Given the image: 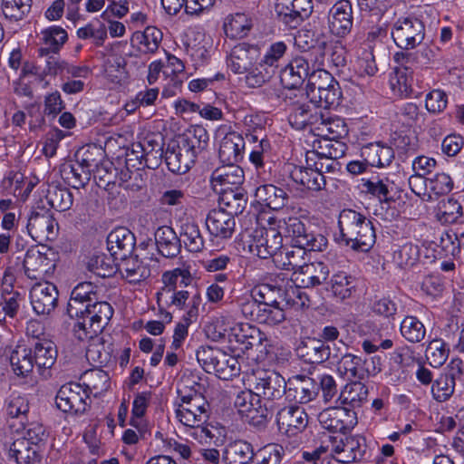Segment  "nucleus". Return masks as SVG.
<instances>
[{
  "mask_svg": "<svg viewBox=\"0 0 464 464\" xmlns=\"http://www.w3.org/2000/svg\"><path fill=\"white\" fill-rule=\"evenodd\" d=\"M340 235L336 241L354 251H369L376 240L375 228L370 218L351 208L343 209L339 214Z\"/></svg>",
  "mask_w": 464,
  "mask_h": 464,
  "instance_id": "obj_1",
  "label": "nucleus"
},
{
  "mask_svg": "<svg viewBox=\"0 0 464 464\" xmlns=\"http://www.w3.org/2000/svg\"><path fill=\"white\" fill-rule=\"evenodd\" d=\"M287 237L293 245L302 246L309 251H324L327 247L328 240L320 232H317L309 222H304L298 218H289L285 222Z\"/></svg>",
  "mask_w": 464,
  "mask_h": 464,
  "instance_id": "obj_2",
  "label": "nucleus"
},
{
  "mask_svg": "<svg viewBox=\"0 0 464 464\" xmlns=\"http://www.w3.org/2000/svg\"><path fill=\"white\" fill-rule=\"evenodd\" d=\"M391 34L399 48L414 49L424 40L425 25L417 17H401L392 24Z\"/></svg>",
  "mask_w": 464,
  "mask_h": 464,
  "instance_id": "obj_3",
  "label": "nucleus"
},
{
  "mask_svg": "<svg viewBox=\"0 0 464 464\" xmlns=\"http://www.w3.org/2000/svg\"><path fill=\"white\" fill-rule=\"evenodd\" d=\"M181 401L176 410V416L183 425L199 428L208 421L209 404L200 393L181 396Z\"/></svg>",
  "mask_w": 464,
  "mask_h": 464,
  "instance_id": "obj_4",
  "label": "nucleus"
},
{
  "mask_svg": "<svg viewBox=\"0 0 464 464\" xmlns=\"http://www.w3.org/2000/svg\"><path fill=\"white\" fill-rule=\"evenodd\" d=\"M91 402L87 390L76 382L63 384L55 396L56 407L64 413H84Z\"/></svg>",
  "mask_w": 464,
  "mask_h": 464,
  "instance_id": "obj_5",
  "label": "nucleus"
},
{
  "mask_svg": "<svg viewBox=\"0 0 464 464\" xmlns=\"http://www.w3.org/2000/svg\"><path fill=\"white\" fill-rule=\"evenodd\" d=\"M99 298L90 303L87 317L76 322L74 325L75 330L82 331L84 338H92L102 333L113 314L112 306L108 302L100 301ZM79 338L83 339V336L80 334Z\"/></svg>",
  "mask_w": 464,
  "mask_h": 464,
  "instance_id": "obj_6",
  "label": "nucleus"
},
{
  "mask_svg": "<svg viewBox=\"0 0 464 464\" xmlns=\"http://www.w3.org/2000/svg\"><path fill=\"white\" fill-rule=\"evenodd\" d=\"M265 342H267L266 334L250 324H237L228 336V347L232 353L238 352L237 356L252 348L261 349Z\"/></svg>",
  "mask_w": 464,
  "mask_h": 464,
  "instance_id": "obj_7",
  "label": "nucleus"
},
{
  "mask_svg": "<svg viewBox=\"0 0 464 464\" xmlns=\"http://www.w3.org/2000/svg\"><path fill=\"white\" fill-rule=\"evenodd\" d=\"M312 0H276L275 12L280 23L295 29L313 13Z\"/></svg>",
  "mask_w": 464,
  "mask_h": 464,
  "instance_id": "obj_8",
  "label": "nucleus"
},
{
  "mask_svg": "<svg viewBox=\"0 0 464 464\" xmlns=\"http://www.w3.org/2000/svg\"><path fill=\"white\" fill-rule=\"evenodd\" d=\"M234 406L241 416L253 425L263 424L271 414L266 405L262 403L261 397L256 390L239 392L235 398Z\"/></svg>",
  "mask_w": 464,
  "mask_h": 464,
  "instance_id": "obj_9",
  "label": "nucleus"
},
{
  "mask_svg": "<svg viewBox=\"0 0 464 464\" xmlns=\"http://www.w3.org/2000/svg\"><path fill=\"white\" fill-rule=\"evenodd\" d=\"M322 426L332 432L345 433L357 424V413L346 407H330L318 416Z\"/></svg>",
  "mask_w": 464,
  "mask_h": 464,
  "instance_id": "obj_10",
  "label": "nucleus"
},
{
  "mask_svg": "<svg viewBox=\"0 0 464 464\" xmlns=\"http://www.w3.org/2000/svg\"><path fill=\"white\" fill-rule=\"evenodd\" d=\"M197 156L187 147L179 138L168 143L164 152L168 169L177 174L188 172L196 161Z\"/></svg>",
  "mask_w": 464,
  "mask_h": 464,
  "instance_id": "obj_11",
  "label": "nucleus"
},
{
  "mask_svg": "<svg viewBox=\"0 0 464 464\" xmlns=\"http://www.w3.org/2000/svg\"><path fill=\"white\" fill-rule=\"evenodd\" d=\"M366 440L361 436H350L334 444L333 458L343 464L362 461L367 452Z\"/></svg>",
  "mask_w": 464,
  "mask_h": 464,
  "instance_id": "obj_12",
  "label": "nucleus"
},
{
  "mask_svg": "<svg viewBox=\"0 0 464 464\" xmlns=\"http://www.w3.org/2000/svg\"><path fill=\"white\" fill-rule=\"evenodd\" d=\"M254 389L265 400L275 401L286 396L287 382L275 371H262L256 375Z\"/></svg>",
  "mask_w": 464,
  "mask_h": 464,
  "instance_id": "obj_13",
  "label": "nucleus"
},
{
  "mask_svg": "<svg viewBox=\"0 0 464 464\" xmlns=\"http://www.w3.org/2000/svg\"><path fill=\"white\" fill-rule=\"evenodd\" d=\"M276 423L281 433L295 436L307 426L308 415L303 407L288 405L277 411Z\"/></svg>",
  "mask_w": 464,
  "mask_h": 464,
  "instance_id": "obj_14",
  "label": "nucleus"
},
{
  "mask_svg": "<svg viewBox=\"0 0 464 464\" xmlns=\"http://www.w3.org/2000/svg\"><path fill=\"white\" fill-rule=\"evenodd\" d=\"M283 247V237L275 227L256 231L253 243L249 246L250 251L262 259L270 256L277 258Z\"/></svg>",
  "mask_w": 464,
  "mask_h": 464,
  "instance_id": "obj_15",
  "label": "nucleus"
},
{
  "mask_svg": "<svg viewBox=\"0 0 464 464\" xmlns=\"http://www.w3.org/2000/svg\"><path fill=\"white\" fill-rule=\"evenodd\" d=\"M287 106L288 121L296 130L315 126L322 120V111L312 102L295 101Z\"/></svg>",
  "mask_w": 464,
  "mask_h": 464,
  "instance_id": "obj_16",
  "label": "nucleus"
},
{
  "mask_svg": "<svg viewBox=\"0 0 464 464\" xmlns=\"http://www.w3.org/2000/svg\"><path fill=\"white\" fill-rule=\"evenodd\" d=\"M135 246L136 237L125 227L114 228L107 237V247L114 260L131 257Z\"/></svg>",
  "mask_w": 464,
  "mask_h": 464,
  "instance_id": "obj_17",
  "label": "nucleus"
},
{
  "mask_svg": "<svg viewBox=\"0 0 464 464\" xmlns=\"http://www.w3.org/2000/svg\"><path fill=\"white\" fill-rule=\"evenodd\" d=\"M328 25L330 32L338 37H344L351 32L353 7L349 0H339L332 6L328 14Z\"/></svg>",
  "mask_w": 464,
  "mask_h": 464,
  "instance_id": "obj_18",
  "label": "nucleus"
},
{
  "mask_svg": "<svg viewBox=\"0 0 464 464\" xmlns=\"http://www.w3.org/2000/svg\"><path fill=\"white\" fill-rule=\"evenodd\" d=\"M57 287L49 282L37 283L30 290V300L37 314H49L57 305Z\"/></svg>",
  "mask_w": 464,
  "mask_h": 464,
  "instance_id": "obj_19",
  "label": "nucleus"
},
{
  "mask_svg": "<svg viewBox=\"0 0 464 464\" xmlns=\"http://www.w3.org/2000/svg\"><path fill=\"white\" fill-rule=\"evenodd\" d=\"M319 393V385L311 377L295 375L287 382L286 399L296 403H307L314 400Z\"/></svg>",
  "mask_w": 464,
  "mask_h": 464,
  "instance_id": "obj_20",
  "label": "nucleus"
},
{
  "mask_svg": "<svg viewBox=\"0 0 464 464\" xmlns=\"http://www.w3.org/2000/svg\"><path fill=\"white\" fill-rule=\"evenodd\" d=\"M245 174L243 169L237 163H223L211 174L210 182L213 189L220 192V188H241Z\"/></svg>",
  "mask_w": 464,
  "mask_h": 464,
  "instance_id": "obj_21",
  "label": "nucleus"
},
{
  "mask_svg": "<svg viewBox=\"0 0 464 464\" xmlns=\"http://www.w3.org/2000/svg\"><path fill=\"white\" fill-rule=\"evenodd\" d=\"M55 220L49 210L42 208L31 213L26 227L34 239L50 240L55 236Z\"/></svg>",
  "mask_w": 464,
  "mask_h": 464,
  "instance_id": "obj_22",
  "label": "nucleus"
},
{
  "mask_svg": "<svg viewBox=\"0 0 464 464\" xmlns=\"http://www.w3.org/2000/svg\"><path fill=\"white\" fill-rule=\"evenodd\" d=\"M308 61L303 56L294 58L280 72V80L285 88L296 89L310 77Z\"/></svg>",
  "mask_w": 464,
  "mask_h": 464,
  "instance_id": "obj_23",
  "label": "nucleus"
},
{
  "mask_svg": "<svg viewBox=\"0 0 464 464\" xmlns=\"http://www.w3.org/2000/svg\"><path fill=\"white\" fill-rule=\"evenodd\" d=\"M76 162L83 166L85 169L94 174V178L100 180L103 177L100 173L103 169H107V165H112L110 161H105V152L102 148L89 145L82 147L75 153Z\"/></svg>",
  "mask_w": 464,
  "mask_h": 464,
  "instance_id": "obj_24",
  "label": "nucleus"
},
{
  "mask_svg": "<svg viewBox=\"0 0 464 464\" xmlns=\"http://www.w3.org/2000/svg\"><path fill=\"white\" fill-rule=\"evenodd\" d=\"M206 226L211 236L222 239L230 238L235 231V218L220 208L210 210Z\"/></svg>",
  "mask_w": 464,
  "mask_h": 464,
  "instance_id": "obj_25",
  "label": "nucleus"
},
{
  "mask_svg": "<svg viewBox=\"0 0 464 464\" xmlns=\"http://www.w3.org/2000/svg\"><path fill=\"white\" fill-rule=\"evenodd\" d=\"M155 246L160 255L166 258H174L181 251V239L171 227L161 226L154 233Z\"/></svg>",
  "mask_w": 464,
  "mask_h": 464,
  "instance_id": "obj_26",
  "label": "nucleus"
},
{
  "mask_svg": "<svg viewBox=\"0 0 464 464\" xmlns=\"http://www.w3.org/2000/svg\"><path fill=\"white\" fill-rule=\"evenodd\" d=\"M246 142L243 136L230 131L221 140L218 157L222 163H237L244 158Z\"/></svg>",
  "mask_w": 464,
  "mask_h": 464,
  "instance_id": "obj_27",
  "label": "nucleus"
},
{
  "mask_svg": "<svg viewBox=\"0 0 464 464\" xmlns=\"http://www.w3.org/2000/svg\"><path fill=\"white\" fill-rule=\"evenodd\" d=\"M23 265L25 275L34 280L44 278L53 266L46 253L42 252L38 247H32L26 251Z\"/></svg>",
  "mask_w": 464,
  "mask_h": 464,
  "instance_id": "obj_28",
  "label": "nucleus"
},
{
  "mask_svg": "<svg viewBox=\"0 0 464 464\" xmlns=\"http://www.w3.org/2000/svg\"><path fill=\"white\" fill-rule=\"evenodd\" d=\"M291 179L300 190L319 191L325 186V179L316 169L295 166L290 172Z\"/></svg>",
  "mask_w": 464,
  "mask_h": 464,
  "instance_id": "obj_29",
  "label": "nucleus"
},
{
  "mask_svg": "<svg viewBox=\"0 0 464 464\" xmlns=\"http://www.w3.org/2000/svg\"><path fill=\"white\" fill-rule=\"evenodd\" d=\"M197 360L208 373H215L220 378L223 367H227V353L212 346H201L197 351Z\"/></svg>",
  "mask_w": 464,
  "mask_h": 464,
  "instance_id": "obj_30",
  "label": "nucleus"
},
{
  "mask_svg": "<svg viewBox=\"0 0 464 464\" xmlns=\"http://www.w3.org/2000/svg\"><path fill=\"white\" fill-rule=\"evenodd\" d=\"M218 208L235 218L243 213L247 204V194L243 188H220Z\"/></svg>",
  "mask_w": 464,
  "mask_h": 464,
  "instance_id": "obj_31",
  "label": "nucleus"
},
{
  "mask_svg": "<svg viewBox=\"0 0 464 464\" xmlns=\"http://www.w3.org/2000/svg\"><path fill=\"white\" fill-rule=\"evenodd\" d=\"M6 415L13 420L9 426L15 428V431L25 430L28 423L29 401L26 397L12 395L8 399L5 407Z\"/></svg>",
  "mask_w": 464,
  "mask_h": 464,
  "instance_id": "obj_32",
  "label": "nucleus"
},
{
  "mask_svg": "<svg viewBox=\"0 0 464 464\" xmlns=\"http://www.w3.org/2000/svg\"><path fill=\"white\" fill-rule=\"evenodd\" d=\"M307 252L310 251L292 244L289 248L279 252L275 262L278 266H281L282 269L294 271L295 274L300 273L308 264L309 258Z\"/></svg>",
  "mask_w": 464,
  "mask_h": 464,
  "instance_id": "obj_33",
  "label": "nucleus"
},
{
  "mask_svg": "<svg viewBox=\"0 0 464 464\" xmlns=\"http://www.w3.org/2000/svg\"><path fill=\"white\" fill-rule=\"evenodd\" d=\"M255 197L258 203L275 211L282 209L289 201V196L286 191L273 184L257 187Z\"/></svg>",
  "mask_w": 464,
  "mask_h": 464,
  "instance_id": "obj_34",
  "label": "nucleus"
},
{
  "mask_svg": "<svg viewBox=\"0 0 464 464\" xmlns=\"http://www.w3.org/2000/svg\"><path fill=\"white\" fill-rule=\"evenodd\" d=\"M162 32L155 26H148L143 32H134L130 37V44L141 53H154L162 41Z\"/></svg>",
  "mask_w": 464,
  "mask_h": 464,
  "instance_id": "obj_35",
  "label": "nucleus"
},
{
  "mask_svg": "<svg viewBox=\"0 0 464 464\" xmlns=\"http://www.w3.org/2000/svg\"><path fill=\"white\" fill-rule=\"evenodd\" d=\"M255 459L253 446L243 440L228 443L223 450L222 460L225 464H250Z\"/></svg>",
  "mask_w": 464,
  "mask_h": 464,
  "instance_id": "obj_36",
  "label": "nucleus"
},
{
  "mask_svg": "<svg viewBox=\"0 0 464 464\" xmlns=\"http://www.w3.org/2000/svg\"><path fill=\"white\" fill-rule=\"evenodd\" d=\"M301 357L308 363H322L331 358L338 359L339 354L331 350L329 344L322 340H309L299 348Z\"/></svg>",
  "mask_w": 464,
  "mask_h": 464,
  "instance_id": "obj_37",
  "label": "nucleus"
},
{
  "mask_svg": "<svg viewBox=\"0 0 464 464\" xmlns=\"http://www.w3.org/2000/svg\"><path fill=\"white\" fill-rule=\"evenodd\" d=\"M41 449L25 439H17L10 446L9 454L18 464H35L41 460Z\"/></svg>",
  "mask_w": 464,
  "mask_h": 464,
  "instance_id": "obj_38",
  "label": "nucleus"
},
{
  "mask_svg": "<svg viewBox=\"0 0 464 464\" xmlns=\"http://www.w3.org/2000/svg\"><path fill=\"white\" fill-rule=\"evenodd\" d=\"M361 380L347 383L341 391L339 401L343 405H349L354 411L360 408L367 401L369 391L368 388L360 382Z\"/></svg>",
  "mask_w": 464,
  "mask_h": 464,
  "instance_id": "obj_39",
  "label": "nucleus"
},
{
  "mask_svg": "<svg viewBox=\"0 0 464 464\" xmlns=\"http://www.w3.org/2000/svg\"><path fill=\"white\" fill-rule=\"evenodd\" d=\"M338 370L348 374L349 379L363 380L370 374V370L364 367L366 360L351 353H345L338 357Z\"/></svg>",
  "mask_w": 464,
  "mask_h": 464,
  "instance_id": "obj_40",
  "label": "nucleus"
},
{
  "mask_svg": "<svg viewBox=\"0 0 464 464\" xmlns=\"http://www.w3.org/2000/svg\"><path fill=\"white\" fill-rule=\"evenodd\" d=\"M314 130H317L318 136L326 140H340L348 133L343 120L340 118H325L323 113L322 120L315 125Z\"/></svg>",
  "mask_w": 464,
  "mask_h": 464,
  "instance_id": "obj_41",
  "label": "nucleus"
},
{
  "mask_svg": "<svg viewBox=\"0 0 464 464\" xmlns=\"http://www.w3.org/2000/svg\"><path fill=\"white\" fill-rule=\"evenodd\" d=\"M82 379L85 386L84 389L87 390L89 394H93L94 397L102 394L110 387V376L101 368L87 370L82 375Z\"/></svg>",
  "mask_w": 464,
  "mask_h": 464,
  "instance_id": "obj_42",
  "label": "nucleus"
},
{
  "mask_svg": "<svg viewBox=\"0 0 464 464\" xmlns=\"http://www.w3.org/2000/svg\"><path fill=\"white\" fill-rule=\"evenodd\" d=\"M10 363L16 375L27 376L34 367L32 349L25 345L16 346L11 353Z\"/></svg>",
  "mask_w": 464,
  "mask_h": 464,
  "instance_id": "obj_43",
  "label": "nucleus"
},
{
  "mask_svg": "<svg viewBox=\"0 0 464 464\" xmlns=\"http://www.w3.org/2000/svg\"><path fill=\"white\" fill-rule=\"evenodd\" d=\"M57 350L50 340H40L34 345L33 358L34 365L39 369H50L55 362Z\"/></svg>",
  "mask_w": 464,
  "mask_h": 464,
  "instance_id": "obj_44",
  "label": "nucleus"
},
{
  "mask_svg": "<svg viewBox=\"0 0 464 464\" xmlns=\"http://www.w3.org/2000/svg\"><path fill=\"white\" fill-rule=\"evenodd\" d=\"M328 266L323 262H312L299 273L302 276L303 287H314L322 285L329 276Z\"/></svg>",
  "mask_w": 464,
  "mask_h": 464,
  "instance_id": "obj_45",
  "label": "nucleus"
},
{
  "mask_svg": "<svg viewBox=\"0 0 464 464\" xmlns=\"http://www.w3.org/2000/svg\"><path fill=\"white\" fill-rule=\"evenodd\" d=\"M277 295L283 301L284 305L296 310L309 305L308 295L302 287L295 285L292 281L287 282L283 289H278Z\"/></svg>",
  "mask_w": 464,
  "mask_h": 464,
  "instance_id": "obj_46",
  "label": "nucleus"
},
{
  "mask_svg": "<svg viewBox=\"0 0 464 464\" xmlns=\"http://www.w3.org/2000/svg\"><path fill=\"white\" fill-rule=\"evenodd\" d=\"M120 264L117 265V270H120L122 276L130 283H138L145 279L149 274V269L142 266L138 259V255H131V257L119 259Z\"/></svg>",
  "mask_w": 464,
  "mask_h": 464,
  "instance_id": "obj_47",
  "label": "nucleus"
},
{
  "mask_svg": "<svg viewBox=\"0 0 464 464\" xmlns=\"http://www.w3.org/2000/svg\"><path fill=\"white\" fill-rule=\"evenodd\" d=\"M42 34L46 45V47H41L38 50L42 57L48 56L50 53L57 54L68 38L66 31L60 26H52L43 31Z\"/></svg>",
  "mask_w": 464,
  "mask_h": 464,
  "instance_id": "obj_48",
  "label": "nucleus"
},
{
  "mask_svg": "<svg viewBox=\"0 0 464 464\" xmlns=\"http://www.w3.org/2000/svg\"><path fill=\"white\" fill-rule=\"evenodd\" d=\"M179 238L185 248L191 253L201 252L204 248V238L194 222H186L180 226Z\"/></svg>",
  "mask_w": 464,
  "mask_h": 464,
  "instance_id": "obj_49",
  "label": "nucleus"
},
{
  "mask_svg": "<svg viewBox=\"0 0 464 464\" xmlns=\"http://www.w3.org/2000/svg\"><path fill=\"white\" fill-rule=\"evenodd\" d=\"M179 138L196 156L207 149L209 140L207 130L201 125L192 126Z\"/></svg>",
  "mask_w": 464,
  "mask_h": 464,
  "instance_id": "obj_50",
  "label": "nucleus"
},
{
  "mask_svg": "<svg viewBox=\"0 0 464 464\" xmlns=\"http://www.w3.org/2000/svg\"><path fill=\"white\" fill-rule=\"evenodd\" d=\"M362 181V191L377 198L380 202L390 203L395 200L393 197L391 196L393 183L391 182L388 178H374Z\"/></svg>",
  "mask_w": 464,
  "mask_h": 464,
  "instance_id": "obj_51",
  "label": "nucleus"
},
{
  "mask_svg": "<svg viewBox=\"0 0 464 464\" xmlns=\"http://www.w3.org/2000/svg\"><path fill=\"white\" fill-rule=\"evenodd\" d=\"M463 216L461 204L453 198L440 200L436 209V218L441 224H452Z\"/></svg>",
  "mask_w": 464,
  "mask_h": 464,
  "instance_id": "obj_52",
  "label": "nucleus"
},
{
  "mask_svg": "<svg viewBox=\"0 0 464 464\" xmlns=\"http://www.w3.org/2000/svg\"><path fill=\"white\" fill-rule=\"evenodd\" d=\"M45 198L48 204L60 212L70 209L73 203V196L70 189L56 185L49 186Z\"/></svg>",
  "mask_w": 464,
  "mask_h": 464,
  "instance_id": "obj_53",
  "label": "nucleus"
},
{
  "mask_svg": "<svg viewBox=\"0 0 464 464\" xmlns=\"http://www.w3.org/2000/svg\"><path fill=\"white\" fill-rule=\"evenodd\" d=\"M337 83L339 82L327 71H314L308 78L306 94L310 97L311 102H314L316 99L317 92L329 88L332 84L336 85Z\"/></svg>",
  "mask_w": 464,
  "mask_h": 464,
  "instance_id": "obj_54",
  "label": "nucleus"
},
{
  "mask_svg": "<svg viewBox=\"0 0 464 464\" xmlns=\"http://www.w3.org/2000/svg\"><path fill=\"white\" fill-rule=\"evenodd\" d=\"M116 260L104 254L92 256L88 263L87 269L99 277L105 278L113 276L117 271Z\"/></svg>",
  "mask_w": 464,
  "mask_h": 464,
  "instance_id": "obj_55",
  "label": "nucleus"
},
{
  "mask_svg": "<svg viewBox=\"0 0 464 464\" xmlns=\"http://www.w3.org/2000/svg\"><path fill=\"white\" fill-rule=\"evenodd\" d=\"M455 390V374L442 373L436 379L431 386L433 397L438 401H447Z\"/></svg>",
  "mask_w": 464,
  "mask_h": 464,
  "instance_id": "obj_56",
  "label": "nucleus"
},
{
  "mask_svg": "<svg viewBox=\"0 0 464 464\" xmlns=\"http://www.w3.org/2000/svg\"><path fill=\"white\" fill-rule=\"evenodd\" d=\"M401 335L411 343H420L426 334L424 324L415 316H406L401 324Z\"/></svg>",
  "mask_w": 464,
  "mask_h": 464,
  "instance_id": "obj_57",
  "label": "nucleus"
},
{
  "mask_svg": "<svg viewBox=\"0 0 464 464\" xmlns=\"http://www.w3.org/2000/svg\"><path fill=\"white\" fill-rule=\"evenodd\" d=\"M33 0H2V11L5 18L20 21L31 11Z\"/></svg>",
  "mask_w": 464,
  "mask_h": 464,
  "instance_id": "obj_58",
  "label": "nucleus"
},
{
  "mask_svg": "<svg viewBox=\"0 0 464 464\" xmlns=\"http://www.w3.org/2000/svg\"><path fill=\"white\" fill-rule=\"evenodd\" d=\"M450 350L441 339H434L427 346L425 356L429 363L438 368L441 366L449 357Z\"/></svg>",
  "mask_w": 464,
  "mask_h": 464,
  "instance_id": "obj_59",
  "label": "nucleus"
},
{
  "mask_svg": "<svg viewBox=\"0 0 464 464\" xmlns=\"http://www.w3.org/2000/svg\"><path fill=\"white\" fill-rule=\"evenodd\" d=\"M253 57L243 46H236L230 54L229 67L235 73H245L251 69Z\"/></svg>",
  "mask_w": 464,
  "mask_h": 464,
  "instance_id": "obj_60",
  "label": "nucleus"
},
{
  "mask_svg": "<svg viewBox=\"0 0 464 464\" xmlns=\"http://www.w3.org/2000/svg\"><path fill=\"white\" fill-rule=\"evenodd\" d=\"M330 287L334 296L345 299L351 295L352 290L354 289L355 285L352 276H347L346 273L340 272L332 276Z\"/></svg>",
  "mask_w": 464,
  "mask_h": 464,
  "instance_id": "obj_61",
  "label": "nucleus"
},
{
  "mask_svg": "<svg viewBox=\"0 0 464 464\" xmlns=\"http://www.w3.org/2000/svg\"><path fill=\"white\" fill-rule=\"evenodd\" d=\"M281 445L272 443L261 448L255 453L254 464H279L284 456Z\"/></svg>",
  "mask_w": 464,
  "mask_h": 464,
  "instance_id": "obj_62",
  "label": "nucleus"
},
{
  "mask_svg": "<svg viewBox=\"0 0 464 464\" xmlns=\"http://www.w3.org/2000/svg\"><path fill=\"white\" fill-rule=\"evenodd\" d=\"M245 82L249 88L261 87L273 75V70H269L262 63L251 66V69L245 72Z\"/></svg>",
  "mask_w": 464,
  "mask_h": 464,
  "instance_id": "obj_63",
  "label": "nucleus"
},
{
  "mask_svg": "<svg viewBox=\"0 0 464 464\" xmlns=\"http://www.w3.org/2000/svg\"><path fill=\"white\" fill-rule=\"evenodd\" d=\"M393 259L401 268L412 266L419 259V249L412 244H405L394 252Z\"/></svg>",
  "mask_w": 464,
  "mask_h": 464,
  "instance_id": "obj_64",
  "label": "nucleus"
}]
</instances>
